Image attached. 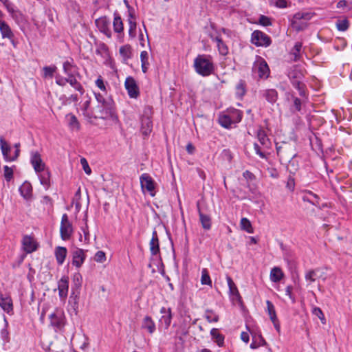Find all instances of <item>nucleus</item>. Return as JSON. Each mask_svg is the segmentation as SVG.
<instances>
[{
	"label": "nucleus",
	"mask_w": 352,
	"mask_h": 352,
	"mask_svg": "<svg viewBox=\"0 0 352 352\" xmlns=\"http://www.w3.org/2000/svg\"><path fill=\"white\" fill-rule=\"evenodd\" d=\"M194 67L197 74L202 76H208L212 74L214 65L204 55H198L194 60Z\"/></svg>",
	"instance_id": "nucleus-1"
},
{
	"label": "nucleus",
	"mask_w": 352,
	"mask_h": 352,
	"mask_svg": "<svg viewBox=\"0 0 352 352\" xmlns=\"http://www.w3.org/2000/svg\"><path fill=\"white\" fill-rule=\"evenodd\" d=\"M276 148L277 155L282 160L293 164L292 160L297 155L294 144L283 142L280 144L277 143Z\"/></svg>",
	"instance_id": "nucleus-2"
},
{
	"label": "nucleus",
	"mask_w": 352,
	"mask_h": 352,
	"mask_svg": "<svg viewBox=\"0 0 352 352\" xmlns=\"http://www.w3.org/2000/svg\"><path fill=\"white\" fill-rule=\"evenodd\" d=\"M73 233V227L67 214H63L61 218L60 234L63 240H69Z\"/></svg>",
	"instance_id": "nucleus-3"
},
{
	"label": "nucleus",
	"mask_w": 352,
	"mask_h": 352,
	"mask_svg": "<svg viewBox=\"0 0 352 352\" xmlns=\"http://www.w3.org/2000/svg\"><path fill=\"white\" fill-rule=\"evenodd\" d=\"M251 42L256 46L268 47L270 45L272 41L270 37L265 33L255 30L252 33Z\"/></svg>",
	"instance_id": "nucleus-4"
},
{
	"label": "nucleus",
	"mask_w": 352,
	"mask_h": 352,
	"mask_svg": "<svg viewBox=\"0 0 352 352\" xmlns=\"http://www.w3.org/2000/svg\"><path fill=\"white\" fill-rule=\"evenodd\" d=\"M252 70L254 73L257 74L260 78H267L270 75V69L266 61L259 57L256 61L254 62Z\"/></svg>",
	"instance_id": "nucleus-5"
},
{
	"label": "nucleus",
	"mask_w": 352,
	"mask_h": 352,
	"mask_svg": "<svg viewBox=\"0 0 352 352\" xmlns=\"http://www.w3.org/2000/svg\"><path fill=\"white\" fill-rule=\"evenodd\" d=\"M125 89L130 98H137L140 95L139 87L135 79L131 76H128L124 82Z\"/></svg>",
	"instance_id": "nucleus-6"
},
{
	"label": "nucleus",
	"mask_w": 352,
	"mask_h": 352,
	"mask_svg": "<svg viewBox=\"0 0 352 352\" xmlns=\"http://www.w3.org/2000/svg\"><path fill=\"white\" fill-rule=\"evenodd\" d=\"M142 189H146L151 196L155 195V182L152 177L147 173H144L140 178Z\"/></svg>",
	"instance_id": "nucleus-7"
},
{
	"label": "nucleus",
	"mask_w": 352,
	"mask_h": 352,
	"mask_svg": "<svg viewBox=\"0 0 352 352\" xmlns=\"http://www.w3.org/2000/svg\"><path fill=\"white\" fill-rule=\"evenodd\" d=\"M50 324L58 330H61L65 325V317L63 313L60 311L52 314L50 316Z\"/></svg>",
	"instance_id": "nucleus-8"
},
{
	"label": "nucleus",
	"mask_w": 352,
	"mask_h": 352,
	"mask_svg": "<svg viewBox=\"0 0 352 352\" xmlns=\"http://www.w3.org/2000/svg\"><path fill=\"white\" fill-rule=\"evenodd\" d=\"M0 32L3 38H8L14 47H16V43L14 40V35L8 25L4 21H0Z\"/></svg>",
	"instance_id": "nucleus-9"
},
{
	"label": "nucleus",
	"mask_w": 352,
	"mask_h": 352,
	"mask_svg": "<svg viewBox=\"0 0 352 352\" xmlns=\"http://www.w3.org/2000/svg\"><path fill=\"white\" fill-rule=\"evenodd\" d=\"M96 24L99 30L105 34L108 38L111 37L110 29V21L107 17H100L96 20Z\"/></svg>",
	"instance_id": "nucleus-10"
},
{
	"label": "nucleus",
	"mask_w": 352,
	"mask_h": 352,
	"mask_svg": "<svg viewBox=\"0 0 352 352\" xmlns=\"http://www.w3.org/2000/svg\"><path fill=\"white\" fill-rule=\"evenodd\" d=\"M96 98L97 101L101 104V106H99L98 108L102 109H100V113L97 116H95V118H105L109 115V103L104 100V97L100 94H95Z\"/></svg>",
	"instance_id": "nucleus-11"
},
{
	"label": "nucleus",
	"mask_w": 352,
	"mask_h": 352,
	"mask_svg": "<svg viewBox=\"0 0 352 352\" xmlns=\"http://www.w3.org/2000/svg\"><path fill=\"white\" fill-rule=\"evenodd\" d=\"M311 17V14L309 12H297L294 15V20L292 21L293 28L297 31H301L305 28L307 25L305 23L298 24V20L305 19L309 20Z\"/></svg>",
	"instance_id": "nucleus-12"
},
{
	"label": "nucleus",
	"mask_w": 352,
	"mask_h": 352,
	"mask_svg": "<svg viewBox=\"0 0 352 352\" xmlns=\"http://www.w3.org/2000/svg\"><path fill=\"white\" fill-rule=\"evenodd\" d=\"M30 162L36 173L45 169V164L41 159V155L37 152H32Z\"/></svg>",
	"instance_id": "nucleus-13"
},
{
	"label": "nucleus",
	"mask_w": 352,
	"mask_h": 352,
	"mask_svg": "<svg viewBox=\"0 0 352 352\" xmlns=\"http://www.w3.org/2000/svg\"><path fill=\"white\" fill-rule=\"evenodd\" d=\"M323 274L324 273L319 268L309 270L305 272V278L308 282V285H310L314 283L317 278H322L323 280H325L326 277H323Z\"/></svg>",
	"instance_id": "nucleus-14"
},
{
	"label": "nucleus",
	"mask_w": 352,
	"mask_h": 352,
	"mask_svg": "<svg viewBox=\"0 0 352 352\" xmlns=\"http://www.w3.org/2000/svg\"><path fill=\"white\" fill-rule=\"evenodd\" d=\"M160 313L163 315L160 319V322L162 323V325H164L165 329H168L170 325L172 320L171 309L162 307L160 309Z\"/></svg>",
	"instance_id": "nucleus-15"
},
{
	"label": "nucleus",
	"mask_w": 352,
	"mask_h": 352,
	"mask_svg": "<svg viewBox=\"0 0 352 352\" xmlns=\"http://www.w3.org/2000/svg\"><path fill=\"white\" fill-rule=\"evenodd\" d=\"M85 259V252L82 249L76 248L72 252V264L80 267Z\"/></svg>",
	"instance_id": "nucleus-16"
},
{
	"label": "nucleus",
	"mask_w": 352,
	"mask_h": 352,
	"mask_svg": "<svg viewBox=\"0 0 352 352\" xmlns=\"http://www.w3.org/2000/svg\"><path fill=\"white\" fill-rule=\"evenodd\" d=\"M7 11L16 23L19 24L25 21L23 14L19 10L16 9L14 4H12V6L7 9Z\"/></svg>",
	"instance_id": "nucleus-17"
},
{
	"label": "nucleus",
	"mask_w": 352,
	"mask_h": 352,
	"mask_svg": "<svg viewBox=\"0 0 352 352\" xmlns=\"http://www.w3.org/2000/svg\"><path fill=\"white\" fill-rule=\"evenodd\" d=\"M69 288V280L67 277H62L58 281V289L60 298L64 299L67 297Z\"/></svg>",
	"instance_id": "nucleus-18"
},
{
	"label": "nucleus",
	"mask_w": 352,
	"mask_h": 352,
	"mask_svg": "<svg viewBox=\"0 0 352 352\" xmlns=\"http://www.w3.org/2000/svg\"><path fill=\"white\" fill-rule=\"evenodd\" d=\"M150 251L152 255H156L160 253V243L156 230L152 233V239L149 243Z\"/></svg>",
	"instance_id": "nucleus-19"
},
{
	"label": "nucleus",
	"mask_w": 352,
	"mask_h": 352,
	"mask_svg": "<svg viewBox=\"0 0 352 352\" xmlns=\"http://www.w3.org/2000/svg\"><path fill=\"white\" fill-rule=\"evenodd\" d=\"M141 131L145 136L148 135L152 131L153 123L148 116H143L141 120Z\"/></svg>",
	"instance_id": "nucleus-20"
},
{
	"label": "nucleus",
	"mask_w": 352,
	"mask_h": 352,
	"mask_svg": "<svg viewBox=\"0 0 352 352\" xmlns=\"http://www.w3.org/2000/svg\"><path fill=\"white\" fill-rule=\"evenodd\" d=\"M23 245L24 250L27 253H31L36 250V243L33 239L30 236H25L23 239Z\"/></svg>",
	"instance_id": "nucleus-21"
},
{
	"label": "nucleus",
	"mask_w": 352,
	"mask_h": 352,
	"mask_svg": "<svg viewBox=\"0 0 352 352\" xmlns=\"http://www.w3.org/2000/svg\"><path fill=\"white\" fill-rule=\"evenodd\" d=\"M0 146L4 160L8 162H11V156L9 155L11 148L2 136L0 137Z\"/></svg>",
	"instance_id": "nucleus-22"
},
{
	"label": "nucleus",
	"mask_w": 352,
	"mask_h": 352,
	"mask_svg": "<svg viewBox=\"0 0 352 352\" xmlns=\"http://www.w3.org/2000/svg\"><path fill=\"white\" fill-rule=\"evenodd\" d=\"M263 97L265 98L268 102L274 104L277 101L278 92L274 89H268L263 91Z\"/></svg>",
	"instance_id": "nucleus-23"
},
{
	"label": "nucleus",
	"mask_w": 352,
	"mask_h": 352,
	"mask_svg": "<svg viewBox=\"0 0 352 352\" xmlns=\"http://www.w3.org/2000/svg\"><path fill=\"white\" fill-rule=\"evenodd\" d=\"M0 307L3 309L4 311L7 312L8 314L12 311L13 305L10 297H3L2 295H1Z\"/></svg>",
	"instance_id": "nucleus-24"
},
{
	"label": "nucleus",
	"mask_w": 352,
	"mask_h": 352,
	"mask_svg": "<svg viewBox=\"0 0 352 352\" xmlns=\"http://www.w3.org/2000/svg\"><path fill=\"white\" fill-rule=\"evenodd\" d=\"M142 328L146 329L150 334H152L155 331V324L152 320L151 317L146 316L144 318Z\"/></svg>",
	"instance_id": "nucleus-25"
},
{
	"label": "nucleus",
	"mask_w": 352,
	"mask_h": 352,
	"mask_svg": "<svg viewBox=\"0 0 352 352\" xmlns=\"http://www.w3.org/2000/svg\"><path fill=\"white\" fill-rule=\"evenodd\" d=\"M66 119L67 120L68 126L71 130H80V125L76 116L72 113H68L66 115Z\"/></svg>",
	"instance_id": "nucleus-26"
},
{
	"label": "nucleus",
	"mask_w": 352,
	"mask_h": 352,
	"mask_svg": "<svg viewBox=\"0 0 352 352\" xmlns=\"http://www.w3.org/2000/svg\"><path fill=\"white\" fill-rule=\"evenodd\" d=\"M19 191L21 196L25 199H29L32 196V187L30 183L25 182L19 188Z\"/></svg>",
	"instance_id": "nucleus-27"
},
{
	"label": "nucleus",
	"mask_w": 352,
	"mask_h": 352,
	"mask_svg": "<svg viewBox=\"0 0 352 352\" xmlns=\"http://www.w3.org/2000/svg\"><path fill=\"white\" fill-rule=\"evenodd\" d=\"M198 212L199 215V219L201 223L202 227L205 230H210L211 228V219L208 215L204 214L201 212L199 208V204L197 203Z\"/></svg>",
	"instance_id": "nucleus-28"
},
{
	"label": "nucleus",
	"mask_w": 352,
	"mask_h": 352,
	"mask_svg": "<svg viewBox=\"0 0 352 352\" xmlns=\"http://www.w3.org/2000/svg\"><path fill=\"white\" fill-rule=\"evenodd\" d=\"M67 251L66 248H65V247L58 246L56 248L55 256H56L57 263L59 265H62L64 263L65 259L67 256Z\"/></svg>",
	"instance_id": "nucleus-29"
},
{
	"label": "nucleus",
	"mask_w": 352,
	"mask_h": 352,
	"mask_svg": "<svg viewBox=\"0 0 352 352\" xmlns=\"http://www.w3.org/2000/svg\"><path fill=\"white\" fill-rule=\"evenodd\" d=\"M226 280L229 287L230 294L236 297V299L239 300L241 298L240 294L234 281L229 276H227Z\"/></svg>",
	"instance_id": "nucleus-30"
},
{
	"label": "nucleus",
	"mask_w": 352,
	"mask_h": 352,
	"mask_svg": "<svg viewBox=\"0 0 352 352\" xmlns=\"http://www.w3.org/2000/svg\"><path fill=\"white\" fill-rule=\"evenodd\" d=\"M39 173V179L41 184L45 186L47 188L50 186V173L47 169L41 170Z\"/></svg>",
	"instance_id": "nucleus-31"
},
{
	"label": "nucleus",
	"mask_w": 352,
	"mask_h": 352,
	"mask_svg": "<svg viewBox=\"0 0 352 352\" xmlns=\"http://www.w3.org/2000/svg\"><path fill=\"white\" fill-rule=\"evenodd\" d=\"M283 276V273L280 268L274 267L270 272V280L272 282L277 283L281 280Z\"/></svg>",
	"instance_id": "nucleus-32"
},
{
	"label": "nucleus",
	"mask_w": 352,
	"mask_h": 352,
	"mask_svg": "<svg viewBox=\"0 0 352 352\" xmlns=\"http://www.w3.org/2000/svg\"><path fill=\"white\" fill-rule=\"evenodd\" d=\"M210 335L219 346H222L223 345L224 337L222 334L219 333V330L217 329H212L210 331Z\"/></svg>",
	"instance_id": "nucleus-33"
},
{
	"label": "nucleus",
	"mask_w": 352,
	"mask_h": 352,
	"mask_svg": "<svg viewBox=\"0 0 352 352\" xmlns=\"http://www.w3.org/2000/svg\"><path fill=\"white\" fill-rule=\"evenodd\" d=\"M67 82L72 86L76 90L78 91L81 94L84 93V89L81 84L77 81L73 74L67 75Z\"/></svg>",
	"instance_id": "nucleus-34"
},
{
	"label": "nucleus",
	"mask_w": 352,
	"mask_h": 352,
	"mask_svg": "<svg viewBox=\"0 0 352 352\" xmlns=\"http://www.w3.org/2000/svg\"><path fill=\"white\" fill-rule=\"evenodd\" d=\"M113 30L116 33H121L123 32L124 27L121 17L115 14L113 22Z\"/></svg>",
	"instance_id": "nucleus-35"
},
{
	"label": "nucleus",
	"mask_w": 352,
	"mask_h": 352,
	"mask_svg": "<svg viewBox=\"0 0 352 352\" xmlns=\"http://www.w3.org/2000/svg\"><path fill=\"white\" fill-rule=\"evenodd\" d=\"M213 41H214L217 43L219 53L223 56L226 55L228 52V49L226 45L223 41L222 38L219 36H217L214 38H213Z\"/></svg>",
	"instance_id": "nucleus-36"
},
{
	"label": "nucleus",
	"mask_w": 352,
	"mask_h": 352,
	"mask_svg": "<svg viewBox=\"0 0 352 352\" xmlns=\"http://www.w3.org/2000/svg\"><path fill=\"white\" fill-rule=\"evenodd\" d=\"M302 43L300 42H296L292 50L290 52V55L293 57L292 58V60L294 61H297L300 59V52L302 48Z\"/></svg>",
	"instance_id": "nucleus-37"
},
{
	"label": "nucleus",
	"mask_w": 352,
	"mask_h": 352,
	"mask_svg": "<svg viewBox=\"0 0 352 352\" xmlns=\"http://www.w3.org/2000/svg\"><path fill=\"white\" fill-rule=\"evenodd\" d=\"M129 19L128 20L129 25V34L131 37L134 38L136 34V22L135 21H133L134 16H133V13L129 12Z\"/></svg>",
	"instance_id": "nucleus-38"
},
{
	"label": "nucleus",
	"mask_w": 352,
	"mask_h": 352,
	"mask_svg": "<svg viewBox=\"0 0 352 352\" xmlns=\"http://www.w3.org/2000/svg\"><path fill=\"white\" fill-rule=\"evenodd\" d=\"M228 115L230 117L234 124L239 122L243 116V113L240 110L233 109L228 111Z\"/></svg>",
	"instance_id": "nucleus-39"
},
{
	"label": "nucleus",
	"mask_w": 352,
	"mask_h": 352,
	"mask_svg": "<svg viewBox=\"0 0 352 352\" xmlns=\"http://www.w3.org/2000/svg\"><path fill=\"white\" fill-rule=\"evenodd\" d=\"M219 122L223 127L226 129L230 128L232 124H234L232 118L229 117L228 114L220 116L219 118Z\"/></svg>",
	"instance_id": "nucleus-40"
},
{
	"label": "nucleus",
	"mask_w": 352,
	"mask_h": 352,
	"mask_svg": "<svg viewBox=\"0 0 352 352\" xmlns=\"http://www.w3.org/2000/svg\"><path fill=\"white\" fill-rule=\"evenodd\" d=\"M257 137L260 143L266 146L269 147L270 145V139L267 138L265 132L263 130L260 129L257 133Z\"/></svg>",
	"instance_id": "nucleus-41"
},
{
	"label": "nucleus",
	"mask_w": 352,
	"mask_h": 352,
	"mask_svg": "<svg viewBox=\"0 0 352 352\" xmlns=\"http://www.w3.org/2000/svg\"><path fill=\"white\" fill-rule=\"evenodd\" d=\"M140 59L142 63V69L144 73H146L148 69V66L149 65L148 59V54L146 51H142L140 54Z\"/></svg>",
	"instance_id": "nucleus-42"
},
{
	"label": "nucleus",
	"mask_w": 352,
	"mask_h": 352,
	"mask_svg": "<svg viewBox=\"0 0 352 352\" xmlns=\"http://www.w3.org/2000/svg\"><path fill=\"white\" fill-rule=\"evenodd\" d=\"M246 92L245 82L244 80H239L236 86V94L238 97L242 98Z\"/></svg>",
	"instance_id": "nucleus-43"
},
{
	"label": "nucleus",
	"mask_w": 352,
	"mask_h": 352,
	"mask_svg": "<svg viewBox=\"0 0 352 352\" xmlns=\"http://www.w3.org/2000/svg\"><path fill=\"white\" fill-rule=\"evenodd\" d=\"M267 311L271 320H274L277 318L275 307L270 300L266 301Z\"/></svg>",
	"instance_id": "nucleus-44"
},
{
	"label": "nucleus",
	"mask_w": 352,
	"mask_h": 352,
	"mask_svg": "<svg viewBox=\"0 0 352 352\" xmlns=\"http://www.w3.org/2000/svg\"><path fill=\"white\" fill-rule=\"evenodd\" d=\"M63 67V71L67 76L72 74V69L74 67L73 59L71 58L64 62Z\"/></svg>",
	"instance_id": "nucleus-45"
},
{
	"label": "nucleus",
	"mask_w": 352,
	"mask_h": 352,
	"mask_svg": "<svg viewBox=\"0 0 352 352\" xmlns=\"http://www.w3.org/2000/svg\"><path fill=\"white\" fill-rule=\"evenodd\" d=\"M241 228L248 233H253L254 230L251 222L247 218H242L241 220Z\"/></svg>",
	"instance_id": "nucleus-46"
},
{
	"label": "nucleus",
	"mask_w": 352,
	"mask_h": 352,
	"mask_svg": "<svg viewBox=\"0 0 352 352\" xmlns=\"http://www.w3.org/2000/svg\"><path fill=\"white\" fill-rule=\"evenodd\" d=\"M201 283L202 285H211L212 281L206 269H204L201 272Z\"/></svg>",
	"instance_id": "nucleus-47"
},
{
	"label": "nucleus",
	"mask_w": 352,
	"mask_h": 352,
	"mask_svg": "<svg viewBox=\"0 0 352 352\" xmlns=\"http://www.w3.org/2000/svg\"><path fill=\"white\" fill-rule=\"evenodd\" d=\"M336 27L339 31H346L349 28V21L346 19L338 20Z\"/></svg>",
	"instance_id": "nucleus-48"
},
{
	"label": "nucleus",
	"mask_w": 352,
	"mask_h": 352,
	"mask_svg": "<svg viewBox=\"0 0 352 352\" xmlns=\"http://www.w3.org/2000/svg\"><path fill=\"white\" fill-rule=\"evenodd\" d=\"M293 100H294V104L292 107L291 108V111L293 113H295L296 111H300L301 110L302 107V102L301 100L299 99L297 97L292 96Z\"/></svg>",
	"instance_id": "nucleus-49"
},
{
	"label": "nucleus",
	"mask_w": 352,
	"mask_h": 352,
	"mask_svg": "<svg viewBox=\"0 0 352 352\" xmlns=\"http://www.w3.org/2000/svg\"><path fill=\"white\" fill-rule=\"evenodd\" d=\"M56 70V66H45L43 67L44 72V77H50L52 78L54 76V74Z\"/></svg>",
	"instance_id": "nucleus-50"
},
{
	"label": "nucleus",
	"mask_w": 352,
	"mask_h": 352,
	"mask_svg": "<svg viewBox=\"0 0 352 352\" xmlns=\"http://www.w3.org/2000/svg\"><path fill=\"white\" fill-rule=\"evenodd\" d=\"M120 54L125 58H129L131 56V47L129 45H124L120 48Z\"/></svg>",
	"instance_id": "nucleus-51"
},
{
	"label": "nucleus",
	"mask_w": 352,
	"mask_h": 352,
	"mask_svg": "<svg viewBox=\"0 0 352 352\" xmlns=\"http://www.w3.org/2000/svg\"><path fill=\"white\" fill-rule=\"evenodd\" d=\"M4 170V177L7 182H10L13 177V170L10 168L8 166H5L3 167Z\"/></svg>",
	"instance_id": "nucleus-52"
},
{
	"label": "nucleus",
	"mask_w": 352,
	"mask_h": 352,
	"mask_svg": "<svg viewBox=\"0 0 352 352\" xmlns=\"http://www.w3.org/2000/svg\"><path fill=\"white\" fill-rule=\"evenodd\" d=\"M94 260L98 263H102L106 260V254L103 251H98L94 256Z\"/></svg>",
	"instance_id": "nucleus-53"
},
{
	"label": "nucleus",
	"mask_w": 352,
	"mask_h": 352,
	"mask_svg": "<svg viewBox=\"0 0 352 352\" xmlns=\"http://www.w3.org/2000/svg\"><path fill=\"white\" fill-rule=\"evenodd\" d=\"M80 164L82 166V168L86 174L90 175L91 173V170L88 164L87 160L84 157L80 159Z\"/></svg>",
	"instance_id": "nucleus-54"
},
{
	"label": "nucleus",
	"mask_w": 352,
	"mask_h": 352,
	"mask_svg": "<svg viewBox=\"0 0 352 352\" xmlns=\"http://www.w3.org/2000/svg\"><path fill=\"white\" fill-rule=\"evenodd\" d=\"M213 314L212 311H207L206 318L209 322H216L219 320V317L217 315H214L213 317L212 315Z\"/></svg>",
	"instance_id": "nucleus-55"
},
{
	"label": "nucleus",
	"mask_w": 352,
	"mask_h": 352,
	"mask_svg": "<svg viewBox=\"0 0 352 352\" xmlns=\"http://www.w3.org/2000/svg\"><path fill=\"white\" fill-rule=\"evenodd\" d=\"M259 23L263 26H269L272 25L270 19L264 15H261L259 17Z\"/></svg>",
	"instance_id": "nucleus-56"
},
{
	"label": "nucleus",
	"mask_w": 352,
	"mask_h": 352,
	"mask_svg": "<svg viewBox=\"0 0 352 352\" xmlns=\"http://www.w3.org/2000/svg\"><path fill=\"white\" fill-rule=\"evenodd\" d=\"M302 73L300 72H297L296 70H293L289 72L288 76L291 79H298L302 76Z\"/></svg>",
	"instance_id": "nucleus-57"
},
{
	"label": "nucleus",
	"mask_w": 352,
	"mask_h": 352,
	"mask_svg": "<svg viewBox=\"0 0 352 352\" xmlns=\"http://www.w3.org/2000/svg\"><path fill=\"white\" fill-rule=\"evenodd\" d=\"M67 82V78H63L60 76H56V83L59 86H65L66 83Z\"/></svg>",
	"instance_id": "nucleus-58"
},
{
	"label": "nucleus",
	"mask_w": 352,
	"mask_h": 352,
	"mask_svg": "<svg viewBox=\"0 0 352 352\" xmlns=\"http://www.w3.org/2000/svg\"><path fill=\"white\" fill-rule=\"evenodd\" d=\"M96 85H97V87L102 91H106V87H105V85L104 84V82H103V80L101 78V77L98 78L96 80Z\"/></svg>",
	"instance_id": "nucleus-59"
},
{
	"label": "nucleus",
	"mask_w": 352,
	"mask_h": 352,
	"mask_svg": "<svg viewBox=\"0 0 352 352\" xmlns=\"http://www.w3.org/2000/svg\"><path fill=\"white\" fill-rule=\"evenodd\" d=\"M293 287L291 285H289L285 289L286 295L289 296V298L292 300V302H295V298L292 294Z\"/></svg>",
	"instance_id": "nucleus-60"
},
{
	"label": "nucleus",
	"mask_w": 352,
	"mask_h": 352,
	"mask_svg": "<svg viewBox=\"0 0 352 352\" xmlns=\"http://www.w3.org/2000/svg\"><path fill=\"white\" fill-rule=\"evenodd\" d=\"M254 150L256 151V153L257 155H258L261 158H265L266 157V155H265V153L261 151V148H260V146H258V144L254 143Z\"/></svg>",
	"instance_id": "nucleus-61"
},
{
	"label": "nucleus",
	"mask_w": 352,
	"mask_h": 352,
	"mask_svg": "<svg viewBox=\"0 0 352 352\" xmlns=\"http://www.w3.org/2000/svg\"><path fill=\"white\" fill-rule=\"evenodd\" d=\"M313 314L317 316L320 320L324 319V314L320 308L315 307L313 309Z\"/></svg>",
	"instance_id": "nucleus-62"
},
{
	"label": "nucleus",
	"mask_w": 352,
	"mask_h": 352,
	"mask_svg": "<svg viewBox=\"0 0 352 352\" xmlns=\"http://www.w3.org/2000/svg\"><path fill=\"white\" fill-rule=\"evenodd\" d=\"M275 5L279 8H285L287 6V2L286 0H276Z\"/></svg>",
	"instance_id": "nucleus-63"
},
{
	"label": "nucleus",
	"mask_w": 352,
	"mask_h": 352,
	"mask_svg": "<svg viewBox=\"0 0 352 352\" xmlns=\"http://www.w3.org/2000/svg\"><path fill=\"white\" fill-rule=\"evenodd\" d=\"M292 84L294 87L298 90H300L303 87V84L298 80H295L294 81H293Z\"/></svg>",
	"instance_id": "nucleus-64"
}]
</instances>
